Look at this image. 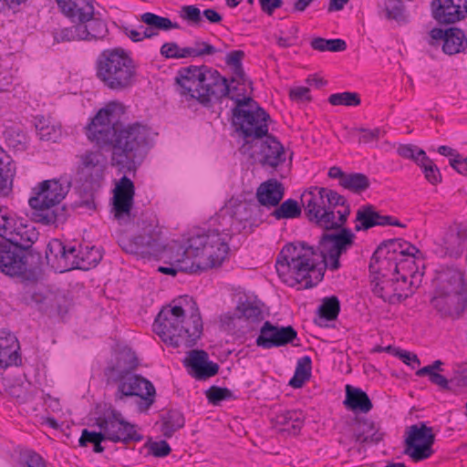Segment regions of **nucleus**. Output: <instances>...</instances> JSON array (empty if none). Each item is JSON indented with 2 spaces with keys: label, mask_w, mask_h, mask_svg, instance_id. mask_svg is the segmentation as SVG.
<instances>
[{
  "label": "nucleus",
  "mask_w": 467,
  "mask_h": 467,
  "mask_svg": "<svg viewBox=\"0 0 467 467\" xmlns=\"http://www.w3.org/2000/svg\"><path fill=\"white\" fill-rule=\"evenodd\" d=\"M273 208L275 209L270 213V216L277 221L299 218L302 209H304L301 201L298 202L292 198L286 199L283 202H280Z\"/></svg>",
  "instance_id": "nucleus-42"
},
{
  "label": "nucleus",
  "mask_w": 467,
  "mask_h": 467,
  "mask_svg": "<svg viewBox=\"0 0 467 467\" xmlns=\"http://www.w3.org/2000/svg\"><path fill=\"white\" fill-rule=\"evenodd\" d=\"M340 312V302L337 296L325 297L316 311L314 323L321 327H328L329 321L337 318Z\"/></svg>",
  "instance_id": "nucleus-36"
},
{
  "label": "nucleus",
  "mask_w": 467,
  "mask_h": 467,
  "mask_svg": "<svg viewBox=\"0 0 467 467\" xmlns=\"http://www.w3.org/2000/svg\"><path fill=\"white\" fill-rule=\"evenodd\" d=\"M372 291L375 296L383 299L389 304H397L405 301L410 297L414 291L412 282L408 280L406 274H400V276H390L389 279H380L376 281Z\"/></svg>",
  "instance_id": "nucleus-18"
},
{
  "label": "nucleus",
  "mask_w": 467,
  "mask_h": 467,
  "mask_svg": "<svg viewBox=\"0 0 467 467\" xmlns=\"http://www.w3.org/2000/svg\"><path fill=\"white\" fill-rule=\"evenodd\" d=\"M23 283H33L34 285L25 284L17 295V302L25 306L36 307L38 312L50 318L59 317L61 319L68 312V300L65 295L51 290H41L36 287L33 281L22 280Z\"/></svg>",
  "instance_id": "nucleus-13"
},
{
  "label": "nucleus",
  "mask_w": 467,
  "mask_h": 467,
  "mask_svg": "<svg viewBox=\"0 0 467 467\" xmlns=\"http://www.w3.org/2000/svg\"><path fill=\"white\" fill-rule=\"evenodd\" d=\"M107 166L108 161L102 152L88 150L78 156L77 171L78 175H102Z\"/></svg>",
  "instance_id": "nucleus-30"
},
{
  "label": "nucleus",
  "mask_w": 467,
  "mask_h": 467,
  "mask_svg": "<svg viewBox=\"0 0 467 467\" xmlns=\"http://www.w3.org/2000/svg\"><path fill=\"white\" fill-rule=\"evenodd\" d=\"M0 227V272L10 277L36 282L43 264L42 254L33 247L39 233L23 218L16 217L8 208Z\"/></svg>",
  "instance_id": "nucleus-4"
},
{
  "label": "nucleus",
  "mask_w": 467,
  "mask_h": 467,
  "mask_svg": "<svg viewBox=\"0 0 467 467\" xmlns=\"http://www.w3.org/2000/svg\"><path fill=\"white\" fill-rule=\"evenodd\" d=\"M19 342L16 337L5 329L0 330V369L22 363Z\"/></svg>",
  "instance_id": "nucleus-27"
},
{
  "label": "nucleus",
  "mask_w": 467,
  "mask_h": 467,
  "mask_svg": "<svg viewBox=\"0 0 467 467\" xmlns=\"http://www.w3.org/2000/svg\"><path fill=\"white\" fill-rule=\"evenodd\" d=\"M206 399L208 402L213 405H219L223 400H237V396H235L232 390L227 388L218 387V386H211L205 391Z\"/></svg>",
  "instance_id": "nucleus-51"
},
{
  "label": "nucleus",
  "mask_w": 467,
  "mask_h": 467,
  "mask_svg": "<svg viewBox=\"0 0 467 467\" xmlns=\"http://www.w3.org/2000/svg\"><path fill=\"white\" fill-rule=\"evenodd\" d=\"M180 16L191 25L199 26L202 21V13L196 5H183Z\"/></svg>",
  "instance_id": "nucleus-60"
},
{
  "label": "nucleus",
  "mask_w": 467,
  "mask_h": 467,
  "mask_svg": "<svg viewBox=\"0 0 467 467\" xmlns=\"http://www.w3.org/2000/svg\"><path fill=\"white\" fill-rule=\"evenodd\" d=\"M144 447L148 448L149 453L156 458H164L171 452V448L165 440L153 441L149 438Z\"/></svg>",
  "instance_id": "nucleus-58"
},
{
  "label": "nucleus",
  "mask_w": 467,
  "mask_h": 467,
  "mask_svg": "<svg viewBox=\"0 0 467 467\" xmlns=\"http://www.w3.org/2000/svg\"><path fill=\"white\" fill-rule=\"evenodd\" d=\"M79 248V270L88 271L101 261L102 254L99 248L89 246L88 244H78Z\"/></svg>",
  "instance_id": "nucleus-46"
},
{
  "label": "nucleus",
  "mask_w": 467,
  "mask_h": 467,
  "mask_svg": "<svg viewBox=\"0 0 467 467\" xmlns=\"http://www.w3.org/2000/svg\"><path fill=\"white\" fill-rule=\"evenodd\" d=\"M80 35L79 26L77 23H74V25L69 27H64L53 32V37L56 43L83 41V37H81Z\"/></svg>",
  "instance_id": "nucleus-54"
},
{
  "label": "nucleus",
  "mask_w": 467,
  "mask_h": 467,
  "mask_svg": "<svg viewBox=\"0 0 467 467\" xmlns=\"http://www.w3.org/2000/svg\"><path fill=\"white\" fill-rule=\"evenodd\" d=\"M227 203L231 206L232 216H234L237 227L244 226L245 229L248 223L250 226L254 225L257 213L255 204L234 198L229 199Z\"/></svg>",
  "instance_id": "nucleus-34"
},
{
  "label": "nucleus",
  "mask_w": 467,
  "mask_h": 467,
  "mask_svg": "<svg viewBox=\"0 0 467 467\" xmlns=\"http://www.w3.org/2000/svg\"><path fill=\"white\" fill-rule=\"evenodd\" d=\"M431 7L439 24H454L467 17V0H432Z\"/></svg>",
  "instance_id": "nucleus-21"
},
{
  "label": "nucleus",
  "mask_w": 467,
  "mask_h": 467,
  "mask_svg": "<svg viewBox=\"0 0 467 467\" xmlns=\"http://www.w3.org/2000/svg\"><path fill=\"white\" fill-rule=\"evenodd\" d=\"M7 146L16 151H24L27 149L29 140L27 135L18 128L10 127L5 130Z\"/></svg>",
  "instance_id": "nucleus-48"
},
{
  "label": "nucleus",
  "mask_w": 467,
  "mask_h": 467,
  "mask_svg": "<svg viewBox=\"0 0 467 467\" xmlns=\"http://www.w3.org/2000/svg\"><path fill=\"white\" fill-rule=\"evenodd\" d=\"M306 415L301 410H290L278 413L275 416L276 424L287 426L284 431L293 435H297L304 426Z\"/></svg>",
  "instance_id": "nucleus-41"
},
{
  "label": "nucleus",
  "mask_w": 467,
  "mask_h": 467,
  "mask_svg": "<svg viewBox=\"0 0 467 467\" xmlns=\"http://www.w3.org/2000/svg\"><path fill=\"white\" fill-rule=\"evenodd\" d=\"M79 26L83 41H98L105 38L108 34L106 23L95 16L94 7L88 17H80L76 22Z\"/></svg>",
  "instance_id": "nucleus-31"
},
{
  "label": "nucleus",
  "mask_w": 467,
  "mask_h": 467,
  "mask_svg": "<svg viewBox=\"0 0 467 467\" xmlns=\"http://www.w3.org/2000/svg\"><path fill=\"white\" fill-rule=\"evenodd\" d=\"M421 255V251L402 238H393L382 241L374 251L368 265L372 275H377L375 280L389 279L405 271L407 263H413L412 258Z\"/></svg>",
  "instance_id": "nucleus-10"
},
{
  "label": "nucleus",
  "mask_w": 467,
  "mask_h": 467,
  "mask_svg": "<svg viewBox=\"0 0 467 467\" xmlns=\"http://www.w3.org/2000/svg\"><path fill=\"white\" fill-rule=\"evenodd\" d=\"M113 196L111 198V213L119 224L135 223L136 216L132 213L135 186L130 177L114 180Z\"/></svg>",
  "instance_id": "nucleus-15"
},
{
  "label": "nucleus",
  "mask_w": 467,
  "mask_h": 467,
  "mask_svg": "<svg viewBox=\"0 0 467 467\" xmlns=\"http://www.w3.org/2000/svg\"><path fill=\"white\" fill-rule=\"evenodd\" d=\"M161 431L165 438H171L172 435L185 424V419L182 412L176 409H171L166 413L161 414Z\"/></svg>",
  "instance_id": "nucleus-43"
},
{
  "label": "nucleus",
  "mask_w": 467,
  "mask_h": 467,
  "mask_svg": "<svg viewBox=\"0 0 467 467\" xmlns=\"http://www.w3.org/2000/svg\"><path fill=\"white\" fill-rule=\"evenodd\" d=\"M139 233L133 237H123L119 245L127 254H137L142 258H158L165 249L161 238V229L157 219L148 213H142L136 221Z\"/></svg>",
  "instance_id": "nucleus-11"
},
{
  "label": "nucleus",
  "mask_w": 467,
  "mask_h": 467,
  "mask_svg": "<svg viewBox=\"0 0 467 467\" xmlns=\"http://www.w3.org/2000/svg\"><path fill=\"white\" fill-rule=\"evenodd\" d=\"M31 219L44 225H51L56 223V215L51 207H31Z\"/></svg>",
  "instance_id": "nucleus-57"
},
{
  "label": "nucleus",
  "mask_w": 467,
  "mask_h": 467,
  "mask_svg": "<svg viewBox=\"0 0 467 467\" xmlns=\"http://www.w3.org/2000/svg\"><path fill=\"white\" fill-rule=\"evenodd\" d=\"M467 294V283L463 274L454 268L442 271L438 276V285L434 295Z\"/></svg>",
  "instance_id": "nucleus-26"
},
{
  "label": "nucleus",
  "mask_w": 467,
  "mask_h": 467,
  "mask_svg": "<svg viewBox=\"0 0 467 467\" xmlns=\"http://www.w3.org/2000/svg\"><path fill=\"white\" fill-rule=\"evenodd\" d=\"M296 339L297 331L292 326H280L266 320L260 327L255 344L264 349H270L294 344Z\"/></svg>",
  "instance_id": "nucleus-19"
},
{
  "label": "nucleus",
  "mask_w": 467,
  "mask_h": 467,
  "mask_svg": "<svg viewBox=\"0 0 467 467\" xmlns=\"http://www.w3.org/2000/svg\"><path fill=\"white\" fill-rule=\"evenodd\" d=\"M467 243V231L458 228L456 233L451 232L445 237L446 249L451 253H462V246Z\"/></svg>",
  "instance_id": "nucleus-53"
},
{
  "label": "nucleus",
  "mask_w": 467,
  "mask_h": 467,
  "mask_svg": "<svg viewBox=\"0 0 467 467\" xmlns=\"http://www.w3.org/2000/svg\"><path fill=\"white\" fill-rule=\"evenodd\" d=\"M320 254L318 246L316 248L306 242L286 244L278 254L275 261V268L281 277L291 273L297 284L304 282V288L309 289L316 286L324 278V268H317V263L312 256ZM322 261H324L322 259Z\"/></svg>",
  "instance_id": "nucleus-8"
},
{
  "label": "nucleus",
  "mask_w": 467,
  "mask_h": 467,
  "mask_svg": "<svg viewBox=\"0 0 467 467\" xmlns=\"http://www.w3.org/2000/svg\"><path fill=\"white\" fill-rule=\"evenodd\" d=\"M16 164L12 158L0 150V175H14Z\"/></svg>",
  "instance_id": "nucleus-63"
},
{
  "label": "nucleus",
  "mask_w": 467,
  "mask_h": 467,
  "mask_svg": "<svg viewBox=\"0 0 467 467\" xmlns=\"http://www.w3.org/2000/svg\"><path fill=\"white\" fill-rule=\"evenodd\" d=\"M309 88L306 87H296L290 89L289 97L292 100L296 102L310 101Z\"/></svg>",
  "instance_id": "nucleus-64"
},
{
  "label": "nucleus",
  "mask_w": 467,
  "mask_h": 467,
  "mask_svg": "<svg viewBox=\"0 0 467 467\" xmlns=\"http://www.w3.org/2000/svg\"><path fill=\"white\" fill-rule=\"evenodd\" d=\"M377 213L375 206L372 204H366L358 208L356 214L355 231H368L375 226H378Z\"/></svg>",
  "instance_id": "nucleus-45"
},
{
  "label": "nucleus",
  "mask_w": 467,
  "mask_h": 467,
  "mask_svg": "<svg viewBox=\"0 0 467 467\" xmlns=\"http://www.w3.org/2000/svg\"><path fill=\"white\" fill-rule=\"evenodd\" d=\"M71 182L67 177L43 181L33 189L34 195L28 200L30 207H53L67 194Z\"/></svg>",
  "instance_id": "nucleus-17"
},
{
  "label": "nucleus",
  "mask_w": 467,
  "mask_h": 467,
  "mask_svg": "<svg viewBox=\"0 0 467 467\" xmlns=\"http://www.w3.org/2000/svg\"><path fill=\"white\" fill-rule=\"evenodd\" d=\"M67 244L59 239L53 238L47 244V264L56 272L64 273L67 264H64L63 255L66 253Z\"/></svg>",
  "instance_id": "nucleus-40"
},
{
  "label": "nucleus",
  "mask_w": 467,
  "mask_h": 467,
  "mask_svg": "<svg viewBox=\"0 0 467 467\" xmlns=\"http://www.w3.org/2000/svg\"><path fill=\"white\" fill-rule=\"evenodd\" d=\"M327 100L333 106L356 107L361 103L359 95L349 91L331 94Z\"/></svg>",
  "instance_id": "nucleus-52"
},
{
  "label": "nucleus",
  "mask_w": 467,
  "mask_h": 467,
  "mask_svg": "<svg viewBox=\"0 0 467 467\" xmlns=\"http://www.w3.org/2000/svg\"><path fill=\"white\" fill-rule=\"evenodd\" d=\"M339 184L354 193H361L369 187L368 177H338Z\"/></svg>",
  "instance_id": "nucleus-55"
},
{
  "label": "nucleus",
  "mask_w": 467,
  "mask_h": 467,
  "mask_svg": "<svg viewBox=\"0 0 467 467\" xmlns=\"http://www.w3.org/2000/svg\"><path fill=\"white\" fill-rule=\"evenodd\" d=\"M430 36L434 40H443L442 51L450 56L464 52L467 47L466 35L457 27L433 28Z\"/></svg>",
  "instance_id": "nucleus-25"
},
{
  "label": "nucleus",
  "mask_w": 467,
  "mask_h": 467,
  "mask_svg": "<svg viewBox=\"0 0 467 467\" xmlns=\"http://www.w3.org/2000/svg\"><path fill=\"white\" fill-rule=\"evenodd\" d=\"M66 253L63 255L64 264L66 263L67 265L65 267V272L73 270V269H79V264H78V258H79V248L78 245H72L70 244H67L66 245Z\"/></svg>",
  "instance_id": "nucleus-59"
},
{
  "label": "nucleus",
  "mask_w": 467,
  "mask_h": 467,
  "mask_svg": "<svg viewBox=\"0 0 467 467\" xmlns=\"http://www.w3.org/2000/svg\"><path fill=\"white\" fill-rule=\"evenodd\" d=\"M434 443L433 428L427 426L424 421H420L408 429L407 437L404 440L403 452L413 462H420L434 454L435 451L432 448Z\"/></svg>",
  "instance_id": "nucleus-14"
},
{
  "label": "nucleus",
  "mask_w": 467,
  "mask_h": 467,
  "mask_svg": "<svg viewBox=\"0 0 467 467\" xmlns=\"http://www.w3.org/2000/svg\"><path fill=\"white\" fill-rule=\"evenodd\" d=\"M36 134L41 140L57 142L62 136V127L59 122L50 117L37 115L34 119Z\"/></svg>",
  "instance_id": "nucleus-37"
},
{
  "label": "nucleus",
  "mask_w": 467,
  "mask_h": 467,
  "mask_svg": "<svg viewBox=\"0 0 467 467\" xmlns=\"http://www.w3.org/2000/svg\"><path fill=\"white\" fill-rule=\"evenodd\" d=\"M398 153L406 159L412 160L415 163L420 159V154H423V150L412 144L400 145L398 148Z\"/></svg>",
  "instance_id": "nucleus-62"
},
{
  "label": "nucleus",
  "mask_w": 467,
  "mask_h": 467,
  "mask_svg": "<svg viewBox=\"0 0 467 467\" xmlns=\"http://www.w3.org/2000/svg\"><path fill=\"white\" fill-rule=\"evenodd\" d=\"M237 309L248 320L258 323L264 319L261 307L255 302L244 301L239 303Z\"/></svg>",
  "instance_id": "nucleus-56"
},
{
  "label": "nucleus",
  "mask_w": 467,
  "mask_h": 467,
  "mask_svg": "<svg viewBox=\"0 0 467 467\" xmlns=\"http://www.w3.org/2000/svg\"><path fill=\"white\" fill-rule=\"evenodd\" d=\"M139 364V358L131 348L121 349L103 370L106 383H109L112 379L134 373Z\"/></svg>",
  "instance_id": "nucleus-23"
},
{
  "label": "nucleus",
  "mask_w": 467,
  "mask_h": 467,
  "mask_svg": "<svg viewBox=\"0 0 467 467\" xmlns=\"http://www.w3.org/2000/svg\"><path fill=\"white\" fill-rule=\"evenodd\" d=\"M125 107L110 101L99 109L84 128L88 140L112 150L110 162L119 173L135 174L151 146L149 127L139 122L125 125Z\"/></svg>",
  "instance_id": "nucleus-1"
},
{
  "label": "nucleus",
  "mask_w": 467,
  "mask_h": 467,
  "mask_svg": "<svg viewBox=\"0 0 467 467\" xmlns=\"http://www.w3.org/2000/svg\"><path fill=\"white\" fill-rule=\"evenodd\" d=\"M96 77L104 87L114 91L130 88L137 67L130 54L121 47L104 49L95 62Z\"/></svg>",
  "instance_id": "nucleus-9"
},
{
  "label": "nucleus",
  "mask_w": 467,
  "mask_h": 467,
  "mask_svg": "<svg viewBox=\"0 0 467 467\" xmlns=\"http://www.w3.org/2000/svg\"><path fill=\"white\" fill-rule=\"evenodd\" d=\"M7 394L16 400L18 404H25L35 399L36 390L30 382L13 383L5 388Z\"/></svg>",
  "instance_id": "nucleus-47"
},
{
  "label": "nucleus",
  "mask_w": 467,
  "mask_h": 467,
  "mask_svg": "<svg viewBox=\"0 0 467 467\" xmlns=\"http://www.w3.org/2000/svg\"><path fill=\"white\" fill-rule=\"evenodd\" d=\"M244 226L237 227L231 206L226 202L203 227L192 231L182 247L180 269L188 273H203L220 267L228 259L229 242L241 234Z\"/></svg>",
  "instance_id": "nucleus-3"
},
{
  "label": "nucleus",
  "mask_w": 467,
  "mask_h": 467,
  "mask_svg": "<svg viewBox=\"0 0 467 467\" xmlns=\"http://www.w3.org/2000/svg\"><path fill=\"white\" fill-rule=\"evenodd\" d=\"M60 12L72 23L92 13L93 0H56Z\"/></svg>",
  "instance_id": "nucleus-35"
},
{
  "label": "nucleus",
  "mask_w": 467,
  "mask_h": 467,
  "mask_svg": "<svg viewBox=\"0 0 467 467\" xmlns=\"http://www.w3.org/2000/svg\"><path fill=\"white\" fill-rule=\"evenodd\" d=\"M90 420H94L91 426L99 427V431L83 429L78 439V445L87 447L88 443H91L95 453H102L105 451V447L101 443L107 441L113 443L122 442L127 445L131 441L138 442L143 440V435L137 432L136 425L127 421L122 413L116 410L111 403L96 404L93 418Z\"/></svg>",
  "instance_id": "nucleus-7"
},
{
  "label": "nucleus",
  "mask_w": 467,
  "mask_h": 467,
  "mask_svg": "<svg viewBox=\"0 0 467 467\" xmlns=\"http://www.w3.org/2000/svg\"><path fill=\"white\" fill-rule=\"evenodd\" d=\"M431 304L441 318L458 320L467 311V294L434 295Z\"/></svg>",
  "instance_id": "nucleus-22"
},
{
  "label": "nucleus",
  "mask_w": 467,
  "mask_h": 467,
  "mask_svg": "<svg viewBox=\"0 0 467 467\" xmlns=\"http://www.w3.org/2000/svg\"><path fill=\"white\" fill-rule=\"evenodd\" d=\"M306 219L322 228L318 249L320 256L331 271L341 267L340 257L355 244L356 235L346 223L350 206L343 195L318 186H312L301 194Z\"/></svg>",
  "instance_id": "nucleus-2"
},
{
  "label": "nucleus",
  "mask_w": 467,
  "mask_h": 467,
  "mask_svg": "<svg viewBox=\"0 0 467 467\" xmlns=\"http://www.w3.org/2000/svg\"><path fill=\"white\" fill-rule=\"evenodd\" d=\"M217 53V49L207 42L196 41L194 47H180L176 42H166L160 49V54L165 58H186L211 56Z\"/></svg>",
  "instance_id": "nucleus-24"
},
{
  "label": "nucleus",
  "mask_w": 467,
  "mask_h": 467,
  "mask_svg": "<svg viewBox=\"0 0 467 467\" xmlns=\"http://www.w3.org/2000/svg\"><path fill=\"white\" fill-rule=\"evenodd\" d=\"M354 422L357 425L353 434L356 442L378 444L383 440L384 433L379 432L373 420L357 415Z\"/></svg>",
  "instance_id": "nucleus-33"
},
{
  "label": "nucleus",
  "mask_w": 467,
  "mask_h": 467,
  "mask_svg": "<svg viewBox=\"0 0 467 467\" xmlns=\"http://www.w3.org/2000/svg\"><path fill=\"white\" fill-rule=\"evenodd\" d=\"M202 73V66H189L186 67H182L178 72V77H176V82L181 87V93L182 95H189L192 97V94L195 91H198V82Z\"/></svg>",
  "instance_id": "nucleus-38"
},
{
  "label": "nucleus",
  "mask_w": 467,
  "mask_h": 467,
  "mask_svg": "<svg viewBox=\"0 0 467 467\" xmlns=\"http://www.w3.org/2000/svg\"><path fill=\"white\" fill-rule=\"evenodd\" d=\"M379 13L387 20H393L399 25L408 24L409 14L402 0H384L383 5H379Z\"/></svg>",
  "instance_id": "nucleus-39"
},
{
  "label": "nucleus",
  "mask_w": 467,
  "mask_h": 467,
  "mask_svg": "<svg viewBox=\"0 0 467 467\" xmlns=\"http://www.w3.org/2000/svg\"><path fill=\"white\" fill-rule=\"evenodd\" d=\"M345 408L354 412L368 413L372 408L373 404L368 395L360 388L354 387L347 384L345 387V400H343Z\"/></svg>",
  "instance_id": "nucleus-32"
},
{
  "label": "nucleus",
  "mask_w": 467,
  "mask_h": 467,
  "mask_svg": "<svg viewBox=\"0 0 467 467\" xmlns=\"http://www.w3.org/2000/svg\"><path fill=\"white\" fill-rule=\"evenodd\" d=\"M108 386H115L113 399L116 403L126 402L132 398L136 400L137 410L147 412L155 402L156 389L153 383L140 374L131 373L112 379Z\"/></svg>",
  "instance_id": "nucleus-12"
},
{
  "label": "nucleus",
  "mask_w": 467,
  "mask_h": 467,
  "mask_svg": "<svg viewBox=\"0 0 467 467\" xmlns=\"http://www.w3.org/2000/svg\"><path fill=\"white\" fill-rule=\"evenodd\" d=\"M182 364L189 375L197 380H206L218 374L220 367L209 359L203 349H192L187 352Z\"/></svg>",
  "instance_id": "nucleus-20"
},
{
  "label": "nucleus",
  "mask_w": 467,
  "mask_h": 467,
  "mask_svg": "<svg viewBox=\"0 0 467 467\" xmlns=\"http://www.w3.org/2000/svg\"><path fill=\"white\" fill-rule=\"evenodd\" d=\"M310 46L317 51L340 52L347 49V43L340 38L326 39L323 37H315L311 40Z\"/></svg>",
  "instance_id": "nucleus-50"
},
{
  "label": "nucleus",
  "mask_w": 467,
  "mask_h": 467,
  "mask_svg": "<svg viewBox=\"0 0 467 467\" xmlns=\"http://www.w3.org/2000/svg\"><path fill=\"white\" fill-rule=\"evenodd\" d=\"M285 192L284 184L275 178H270L259 185L255 195L261 206L271 209L279 204L285 196Z\"/></svg>",
  "instance_id": "nucleus-29"
},
{
  "label": "nucleus",
  "mask_w": 467,
  "mask_h": 467,
  "mask_svg": "<svg viewBox=\"0 0 467 467\" xmlns=\"http://www.w3.org/2000/svg\"><path fill=\"white\" fill-rule=\"evenodd\" d=\"M141 21L158 30L169 31L171 29H179L180 25L173 23L168 17L161 16L153 13H144L140 17Z\"/></svg>",
  "instance_id": "nucleus-49"
},
{
  "label": "nucleus",
  "mask_w": 467,
  "mask_h": 467,
  "mask_svg": "<svg viewBox=\"0 0 467 467\" xmlns=\"http://www.w3.org/2000/svg\"><path fill=\"white\" fill-rule=\"evenodd\" d=\"M312 359L309 356H304L297 359L293 377L288 385L293 389H301L311 378Z\"/></svg>",
  "instance_id": "nucleus-44"
},
{
  "label": "nucleus",
  "mask_w": 467,
  "mask_h": 467,
  "mask_svg": "<svg viewBox=\"0 0 467 467\" xmlns=\"http://www.w3.org/2000/svg\"><path fill=\"white\" fill-rule=\"evenodd\" d=\"M100 177H84L80 180V183L76 187L78 199L72 202L73 209L84 208L87 211H96L97 204L95 202V194L100 188Z\"/></svg>",
  "instance_id": "nucleus-28"
},
{
  "label": "nucleus",
  "mask_w": 467,
  "mask_h": 467,
  "mask_svg": "<svg viewBox=\"0 0 467 467\" xmlns=\"http://www.w3.org/2000/svg\"><path fill=\"white\" fill-rule=\"evenodd\" d=\"M269 114L252 98L235 99L232 109V124L244 140L240 151L258 159L263 167L276 168L285 161L281 143L268 134Z\"/></svg>",
  "instance_id": "nucleus-5"
},
{
  "label": "nucleus",
  "mask_w": 467,
  "mask_h": 467,
  "mask_svg": "<svg viewBox=\"0 0 467 467\" xmlns=\"http://www.w3.org/2000/svg\"><path fill=\"white\" fill-rule=\"evenodd\" d=\"M20 463L26 467H47L43 457L34 451H26L21 453Z\"/></svg>",
  "instance_id": "nucleus-61"
},
{
  "label": "nucleus",
  "mask_w": 467,
  "mask_h": 467,
  "mask_svg": "<svg viewBox=\"0 0 467 467\" xmlns=\"http://www.w3.org/2000/svg\"><path fill=\"white\" fill-rule=\"evenodd\" d=\"M152 330L172 348H192L203 331L197 303L192 296H183L178 304L163 306L152 324Z\"/></svg>",
  "instance_id": "nucleus-6"
},
{
  "label": "nucleus",
  "mask_w": 467,
  "mask_h": 467,
  "mask_svg": "<svg viewBox=\"0 0 467 467\" xmlns=\"http://www.w3.org/2000/svg\"><path fill=\"white\" fill-rule=\"evenodd\" d=\"M230 84L225 78L222 77L217 70L202 66V73L198 82V91L193 92L192 98L198 99L204 106L210 103L212 97L229 98L235 102L237 98L230 96Z\"/></svg>",
  "instance_id": "nucleus-16"
}]
</instances>
